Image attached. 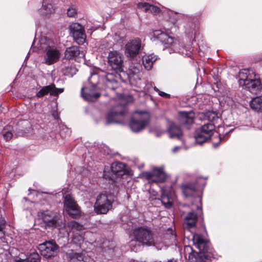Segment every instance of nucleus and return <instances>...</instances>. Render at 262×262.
<instances>
[{
  "instance_id": "obj_38",
  "label": "nucleus",
  "mask_w": 262,
  "mask_h": 262,
  "mask_svg": "<svg viewBox=\"0 0 262 262\" xmlns=\"http://www.w3.org/2000/svg\"><path fill=\"white\" fill-rule=\"evenodd\" d=\"M139 73V68L136 69L134 72H132V74L129 75V79L130 81L133 83L134 80H135L136 79L138 80H140V78L138 73Z\"/></svg>"
},
{
  "instance_id": "obj_43",
  "label": "nucleus",
  "mask_w": 262,
  "mask_h": 262,
  "mask_svg": "<svg viewBox=\"0 0 262 262\" xmlns=\"http://www.w3.org/2000/svg\"><path fill=\"white\" fill-rule=\"evenodd\" d=\"M103 176L106 178L112 179V177L108 175H107L106 170L104 169Z\"/></svg>"
},
{
  "instance_id": "obj_18",
  "label": "nucleus",
  "mask_w": 262,
  "mask_h": 262,
  "mask_svg": "<svg viewBox=\"0 0 262 262\" xmlns=\"http://www.w3.org/2000/svg\"><path fill=\"white\" fill-rule=\"evenodd\" d=\"M63 91V88H56L55 85L52 83L49 85L43 86L36 94V96L40 98L49 93L51 96H57L59 94L62 93Z\"/></svg>"
},
{
  "instance_id": "obj_12",
  "label": "nucleus",
  "mask_w": 262,
  "mask_h": 262,
  "mask_svg": "<svg viewBox=\"0 0 262 262\" xmlns=\"http://www.w3.org/2000/svg\"><path fill=\"white\" fill-rule=\"evenodd\" d=\"M58 246L54 241H50L41 244L38 249L41 254L47 258L54 256L58 252Z\"/></svg>"
},
{
  "instance_id": "obj_45",
  "label": "nucleus",
  "mask_w": 262,
  "mask_h": 262,
  "mask_svg": "<svg viewBox=\"0 0 262 262\" xmlns=\"http://www.w3.org/2000/svg\"><path fill=\"white\" fill-rule=\"evenodd\" d=\"M179 148H180V147L179 146H176V147H174L172 149V152H176Z\"/></svg>"
},
{
  "instance_id": "obj_40",
  "label": "nucleus",
  "mask_w": 262,
  "mask_h": 262,
  "mask_svg": "<svg viewBox=\"0 0 262 262\" xmlns=\"http://www.w3.org/2000/svg\"><path fill=\"white\" fill-rule=\"evenodd\" d=\"M166 234L170 235V240L171 241V244H173V243L175 242V241L176 240V234L175 232L172 230V229L169 228L167 230Z\"/></svg>"
},
{
  "instance_id": "obj_20",
  "label": "nucleus",
  "mask_w": 262,
  "mask_h": 262,
  "mask_svg": "<svg viewBox=\"0 0 262 262\" xmlns=\"http://www.w3.org/2000/svg\"><path fill=\"white\" fill-rule=\"evenodd\" d=\"M194 113L192 112H181L179 113V120L180 123L186 127L192 124L194 122Z\"/></svg>"
},
{
  "instance_id": "obj_8",
  "label": "nucleus",
  "mask_w": 262,
  "mask_h": 262,
  "mask_svg": "<svg viewBox=\"0 0 262 262\" xmlns=\"http://www.w3.org/2000/svg\"><path fill=\"white\" fill-rule=\"evenodd\" d=\"M215 130V126L211 123H207L202 125L196 131L195 139L197 143L202 144L207 141L213 135Z\"/></svg>"
},
{
  "instance_id": "obj_37",
  "label": "nucleus",
  "mask_w": 262,
  "mask_h": 262,
  "mask_svg": "<svg viewBox=\"0 0 262 262\" xmlns=\"http://www.w3.org/2000/svg\"><path fill=\"white\" fill-rule=\"evenodd\" d=\"M63 70L65 75L71 76H73L77 71L76 68L73 66L66 67Z\"/></svg>"
},
{
  "instance_id": "obj_36",
  "label": "nucleus",
  "mask_w": 262,
  "mask_h": 262,
  "mask_svg": "<svg viewBox=\"0 0 262 262\" xmlns=\"http://www.w3.org/2000/svg\"><path fill=\"white\" fill-rule=\"evenodd\" d=\"M83 239V235L77 232L74 233L72 237V241L76 244H80Z\"/></svg>"
},
{
  "instance_id": "obj_25",
  "label": "nucleus",
  "mask_w": 262,
  "mask_h": 262,
  "mask_svg": "<svg viewBox=\"0 0 262 262\" xmlns=\"http://www.w3.org/2000/svg\"><path fill=\"white\" fill-rule=\"evenodd\" d=\"M157 59L156 56L154 54L145 55L142 58V64L145 69L149 70L152 68L154 62Z\"/></svg>"
},
{
  "instance_id": "obj_5",
  "label": "nucleus",
  "mask_w": 262,
  "mask_h": 262,
  "mask_svg": "<svg viewBox=\"0 0 262 262\" xmlns=\"http://www.w3.org/2000/svg\"><path fill=\"white\" fill-rule=\"evenodd\" d=\"M149 114L146 111H136L129 121V127L135 133L144 129L148 123Z\"/></svg>"
},
{
  "instance_id": "obj_19",
  "label": "nucleus",
  "mask_w": 262,
  "mask_h": 262,
  "mask_svg": "<svg viewBox=\"0 0 262 262\" xmlns=\"http://www.w3.org/2000/svg\"><path fill=\"white\" fill-rule=\"evenodd\" d=\"M198 221V214L194 211H191L187 214L184 219L185 234L189 229L195 227Z\"/></svg>"
},
{
  "instance_id": "obj_1",
  "label": "nucleus",
  "mask_w": 262,
  "mask_h": 262,
  "mask_svg": "<svg viewBox=\"0 0 262 262\" xmlns=\"http://www.w3.org/2000/svg\"><path fill=\"white\" fill-rule=\"evenodd\" d=\"M192 241L193 245L200 252H193L190 246H185V252L191 251L188 255L189 262H208L211 256L207 253L213 255V250L208 241L204 239L202 235L194 233L192 234Z\"/></svg>"
},
{
  "instance_id": "obj_27",
  "label": "nucleus",
  "mask_w": 262,
  "mask_h": 262,
  "mask_svg": "<svg viewBox=\"0 0 262 262\" xmlns=\"http://www.w3.org/2000/svg\"><path fill=\"white\" fill-rule=\"evenodd\" d=\"M40 260L39 255L37 252H33L26 258L16 257L15 258V262H39Z\"/></svg>"
},
{
  "instance_id": "obj_34",
  "label": "nucleus",
  "mask_w": 262,
  "mask_h": 262,
  "mask_svg": "<svg viewBox=\"0 0 262 262\" xmlns=\"http://www.w3.org/2000/svg\"><path fill=\"white\" fill-rule=\"evenodd\" d=\"M248 71L246 70H242L239 73V84L241 86L242 85H245L246 80L249 79L248 76Z\"/></svg>"
},
{
  "instance_id": "obj_47",
  "label": "nucleus",
  "mask_w": 262,
  "mask_h": 262,
  "mask_svg": "<svg viewBox=\"0 0 262 262\" xmlns=\"http://www.w3.org/2000/svg\"><path fill=\"white\" fill-rule=\"evenodd\" d=\"M197 209H201V208H200V207L198 206V207H197Z\"/></svg>"
},
{
  "instance_id": "obj_26",
  "label": "nucleus",
  "mask_w": 262,
  "mask_h": 262,
  "mask_svg": "<svg viewBox=\"0 0 262 262\" xmlns=\"http://www.w3.org/2000/svg\"><path fill=\"white\" fill-rule=\"evenodd\" d=\"M241 86L248 89L249 91H256L259 90L260 81L257 79H249L248 80H246L245 85H242Z\"/></svg>"
},
{
  "instance_id": "obj_16",
  "label": "nucleus",
  "mask_w": 262,
  "mask_h": 262,
  "mask_svg": "<svg viewBox=\"0 0 262 262\" xmlns=\"http://www.w3.org/2000/svg\"><path fill=\"white\" fill-rule=\"evenodd\" d=\"M161 202L167 208H170L175 200L176 196L174 192L169 187H162L161 188Z\"/></svg>"
},
{
  "instance_id": "obj_30",
  "label": "nucleus",
  "mask_w": 262,
  "mask_h": 262,
  "mask_svg": "<svg viewBox=\"0 0 262 262\" xmlns=\"http://www.w3.org/2000/svg\"><path fill=\"white\" fill-rule=\"evenodd\" d=\"M139 9H144L145 12L156 13L159 12V8L147 3L141 2L137 5Z\"/></svg>"
},
{
  "instance_id": "obj_15",
  "label": "nucleus",
  "mask_w": 262,
  "mask_h": 262,
  "mask_svg": "<svg viewBox=\"0 0 262 262\" xmlns=\"http://www.w3.org/2000/svg\"><path fill=\"white\" fill-rule=\"evenodd\" d=\"M64 206L66 211L72 217L76 218L80 215L79 207L73 198L70 195L66 196Z\"/></svg>"
},
{
  "instance_id": "obj_4",
  "label": "nucleus",
  "mask_w": 262,
  "mask_h": 262,
  "mask_svg": "<svg viewBox=\"0 0 262 262\" xmlns=\"http://www.w3.org/2000/svg\"><path fill=\"white\" fill-rule=\"evenodd\" d=\"M89 86L82 88L81 90V95L82 98L89 101H95L100 96L99 93L94 92L96 90L97 85L99 82V75L98 73H91L88 78Z\"/></svg>"
},
{
  "instance_id": "obj_28",
  "label": "nucleus",
  "mask_w": 262,
  "mask_h": 262,
  "mask_svg": "<svg viewBox=\"0 0 262 262\" xmlns=\"http://www.w3.org/2000/svg\"><path fill=\"white\" fill-rule=\"evenodd\" d=\"M42 13L48 15L52 14L54 11L52 1L51 0H45L42 2V6L41 9Z\"/></svg>"
},
{
  "instance_id": "obj_10",
  "label": "nucleus",
  "mask_w": 262,
  "mask_h": 262,
  "mask_svg": "<svg viewBox=\"0 0 262 262\" xmlns=\"http://www.w3.org/2000/svg\"><path fill=\"white\" fill-rule=\"evenodd\" d=\"M143 48L141 39L135 38L129 40L125 46V55L127 57L133 58L139 54Z\"/></svg>"
},
{
  "instance_id": "obj_42",
  "label": "nucleus",
  "mask_w": 262,
  "mask_h": 262,
  "mask_svg": "<svg viewBox=\"0 0 262 262\" xmlns=\"http://www.w3.org/2000/svg\"><path fill=\"white\" fill-rule=\"evenodd\" d=\"M159 95L162 97H164L165 98H167V99H169L170 98V95L168 94H167L164 92H162V91H159Z\"/></svg>"
},
{
  "instance_id": "obj_23",
  "label": "nucleus",
  "mask_w": 262,
  "mask_h": 262,
  "mask_svg": "<svg viewBox=\"0 0 262 262\" xmlns=\"http://www.w3.org/2000/svg\"><path fill=\"white\" fill-rule=\"evenodd\" d=\"M125 165L122 162H117L112 164L111 171L118 177H122L125 174Z\"/></svg>"
},
{
  "instance_id": "obj_44",
  "label": "nucleus",
  "mask_w": 262,
  "mask_h": 262,
  "mask_svg": "<svg viewBox=\"0 0 262 262\" xmlns=\"http://www.w3.org/2000/svg\"><path fill=\"white\" fill-rule=\"evenodd\" d=\"M151 191H152V194L154 196H156L157 195V192L155 191L154 190L150 189L149 191L150 193H151Z\"/></svg>"
},
{
  "instance_id": "obj_41",
  "label": "nucleus",
  "mask_w": 262,
  "mask_h": 262,
  "mask_svg": "<svg viewBox=\"0 0 262 262\" xmlns=\"http://www.w3.org/2000/svg\"><path fill=\"white\" fill-rule=\"evenodd\" d=\"M67 14L69 17H74L76 14L75 9L70 7L68 9Z\"/></svg>"
},
{
  "instance_id": "obj_21",
  "label": "nucleus",
  "mask_w": 262,
  "mask_h": 262,
  "mask_svg": "<svg viewBox=\"0 0 262 262\" xmlns=\"http://www.w3.org/2000/svg\"><path fill=\"white\" fill-rule=\"evenodd\" d=\"M84 56L83 52H81L77 46H72L67 48L64 52V57L69 60H76L78 57Z\"/></svg>"
},
{
  "instance_id": "obj_7",
  "label": "nucleus",
  "mask_w": 262,
  "mask_h": 262,
  "mask_svg": "<svg viewBox=\"0 0 262 262\" xmlns=\"http://www.w3.org/2000/svg\"><path fill=\"white\" fill-rule=\"evenodd\" d=\"M136 239L142 245L151 246L155 245V239L152 231L147 227H139L134 231Z\"/></svg>"
},
{
  "instance_id": "obj_13",
  "label": "nucleus",
  "mask_w": 262,
  "mask_h": 262,
  "mask_svg": "<svg viewBox=\"0 0 262 262\" xmlns=\"http://www.w3.org/2000/svg\"><path fill=\"white\" fill-rule=\"evenodd\" d=\"M127 113V108L125 105H118L114 107L106 116V123H119L117 119L119 117L124 116Z\"/></svg>"
},
{
  "instance_id": "obj_2",
  "label": "nucleus",
  "mask_w": 262,
  "mask_h": 262,
  "mask_svg": "<svg viewBox=\"0 0 262 262\" xmlns=\"http://www.w3.org/2000/svg\"><path fill=\"white\" fill-rule=\"evenodd\" d=\"M107 60L109 66L115 71L116 74L106 73L104 83L107 89L115 90L118 86V79L120 75L118 73L123 71V56L118 51H110L108 55Z\"/></svg>"
},
{
  "instance_id": "obj_17",
  "label": "nucleus",
  "mask_w": 262,
  "mask_h": 262,
  "mask_svg": "<svg viewBox=\"0 0 262 262\" xmlns=\"http://www.w3.org/2000/svg\"><path fill=\"white\" fill-rule=\"evenodd\" d=\"M60 56V53L57 49L49 46L46 49L45 63L48 65L53 64L59 60Z\"/></svg>"
},
{
  "instance_id": "obj_35",
  "label": "nucleus",
  "mask_w": 262,
  "mask_h": 262,
  "mask_svg": "<svg viewBox=\"0 0 262 262\" xmlns=\"http://www.w3.org/2000/svg\"><path fill=\"white\" fill-rule=\"evenodd\" d=\"M204 117L208 120L215 122L219 119L216 112L214 111H207L204 113Z\"/></svg>"
},
{
  "instance_id": "obj_3",
  "label": "nucleus",
  "mask_w": 262,
  "mask_h": 262,
  "mask_svg": "<svg viewBox=\"0 0 262 262\" xmlns=\"http://www.w3.org/2000/svg\"><path fill=\"white\" fill-rule=\"evenodd\" d=\"M154 36L164 44L166 48H170L173 52H178L183 56H190L193 51V49L190 46L187 47L183 46L182 44L181 45L179 40L161 30L154 31Z\"/></svg>"
},
{
  "instance_id": "obj_22",
  "label": "nucleus",
  "mask_w": 262,
  "mask_h": 262,
  "mask_svg": "<svg viewBox=\"0 0 262 262\" xmlns=\"http://www.w3.org/2000/svg\"><path fill=\"white\" fill-rule=\"evenodd\" d=\"M70 262H92L85 254L80 253H71L68 256Z\"/></svg>"
},
{
  "instance_id": "obj_33",
  "label": "nucleus",
  "mask_w": 262,
  "mask_h": 262,
  "mask_svg": "<svg viewBox=\"0 0 262 262\" xmlns=\"http://www.w3.org/2000/svg\"><path fill=\"white\" fill-rule=\"evenodd\" d=\"M68 227L73 230L74 233L75 231H81L84 229V227L82 225L74 221L69 222L68 223Z\"/></svg>"
},
{
  "instance_id": "obj_11",
  "label": "nucleus",
  "mask_w": 262,
  "mask_h": 262,
  "mask_svg": "<svg viewBox=\"0 0 262 262\" xmlns=\"http://www.w3.org/2000/svg\"><path fill=\"white\" fill-rule=\"evenodd\" d=\"M142 177L147 180L150 183H163L166 178L167 175L162 168H154L152 172H144Z\"/></svg>"
},
{
  "instance_id": "obj_9",
  "label": "nucleus",
  "mask_w": 262,
  "mask_h": 262,
  "mask_svg": "<svg viewBox=\"0 0 262 262\" xmlns=\"http://www.w3.org/2000/svg\"><path fill=\"white\" fill-rule=\"evenodd\" d=\"M38 216L48 226L55 228L61 226L60 216L55 212L49 210L40 211L38 212Z\"/></svg>"
},
{
  "instance_id": "obj_14",
  "label": "nucleus",
  "mask_w": 262,
  "mask_h": 262,
  "mask_svg": "<svg viewBox=\"0 0 262 262\" xmlns=\"http://www.w3.org/2000/svg\"><path fill=\"white\" fill-rule=\"evenodd\" d=\"M70 30L75 41L79 45L83 44L86 40V34L84 28L79 23H73L70 26Z\"/></svg>"
},
{
  "instance_id": "obj_24",
  "label": "nucleus",
  "mask_w": 262,
  "mask_h": 262,
  "mask_svg": "<svg viewBox=\"0 0 262 262\" xmlns=\"http://www.w3.org/2000/svg\"><path fill=\"white\" fill-rule=\"evenodd\" d=\"M169 137L171 138L180 139L183 135L181 128L174 123H171L168 129Z\"/></svg>"
},
{
  "instance_id": "obj_31",
  "label": "nucleus",
  "mask_w": 262,
  "mask_h": 262,
  "mask_svg": "<svg viewBox=\"0 0 262 262\" xmlns=\"http://www.w3.org/2000/svg\"><path fill=\"white\" fill-rule=\"evenodd\" d=\"M251 107L257 112H262V96L253 98L250 101Z\"/></svg>"
},
{
  "instance_id": "obj_48",
  "label": "nucleus",
  "mask_w": 262,
  "mask_h": 262,
  "mask_svg": "<svg viewBox=\"0 0 262 262\" xmlns=\"http://www.w3.org/2000/svg\"><path fill=\"white\" fill-rule=\"evenodd\" d=\"M129 98H130V99L131 100H132V99H133V98H132V97H130V96L129 97Z\"/></svg>"
},
{
  "instance_id": "obj_46",
  "label": "nucleus",
  "mask_w": 262,
  "mask_h": 262,
  "mask_svg": "<svg viewBox=\"0 0 262 262\" xmlns=\"http://www.w3.org/2000/svg\"><path fill=\"white\" fill-rule=\"evenodd\" d=\"M154 90H155L156 92H158V94L159 93V91H160V90H159L157 87L155 86V87L154 88Z\"/></svg>"
},
{
  "instance_id": "obj_29",
  "label": "nucleus",
  "mask_w": 262,
  "mask_h": 262,
  "mask_svg": "<svg viewBox=\"0 0 262 262\" xmlns=\"http://www.w3.org/2000/svg\"><path fill=\"white\" fill-rule=\"evenodd\" d=\"M183 192L186 196H192L196 190V186L193 183H188L182 186Z\"/></svg>"
},
{
  "instance_id": "obj_39",
  "label": "nucleus",
  "mask_w": 262,
  "mask_h": 262,
  "mask_svg": "<svg viewBox=\"0 0 262 262\" xmlns=\"http://www.w3.org/2000/svg\"><path fill=\"white\" fill-rule=\"evenodd\" d=\"M6 221L1 219L0 220V239H3L5 236V232L4 231V229L5 228Z\"/></svg>"
},
{
  "instance_id": "obj_32",
  "label": "nucleus",
  "mask_w": 262,
  "mask_h": 262,
  "mask_svg": "<svg viewBox=\"0 0 262 262\" xmlns=\"http://www.w3.org/2000/svg\"><path fill=\"white\" fill-rule=\"evenodd\" d=\"M13 127L10 125L5 126L2 131V135L6 141H9L13 136Z\"/></svg>"
},
{
  "instance_id": "obj_6",
  "label": "nucleus",
  "mask_w": 262,
  "mask_h": 262,
  "mask_svg": "<svg viewBox=\"0 0 262 262\" xmlns=\"http://www.w3.org/2000/svg\"><path fill=\"white\" fill-rule=\"evenodd\" d=\"M114 201L113 195L110 193H100L94 204V210L98 214H106L111 210Z\"/></svg>"
}]
</instances>
